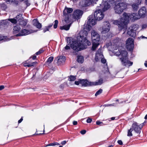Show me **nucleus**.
<instances>
[{"instance_id": "603ef678", "label": "nucleus", "mask_w": 147, "mask_h": 147, "mask_svg": "<svg viewBox=\"0 0 147 147\" xmlns=\"http://www.w3.org/2000/svg\"><path fill=\"white\" fill-rule=\"evenodd\" d=\"M142 1V0H138V2H137V4H138V5L140 4L141 3V1Z\"/></svg>"}, {"instance_id": "a19ab883", "label": "nucleus", "mask_w": 147, "mask_h": 147, "mask_svg": "<svg viewBox=\"0 0 147 147\" xmlns=\"http://www.w3.org/2000/svg\"><path fill=\"white\" fill-rule=\"evenodd\" d=\"M52 26V24H51L49 25L48 26L46 27V29H47V30H49V29L51 28Z\"/></svg>"}, {"instance_id": "49530a36", "label": "nucleus", "mask_w": 147, "mask_h": 147, "mask_svg": "<svg viewBox=\"0 0 147 147\" xmlns=\"http://www.w3.org/2000/svg\"><path fill=\"white\" fill-rule=\"evenodd\" d=\"M66 142H67L66 141L64 140V141H62L61 143V144L62 145H64L66 144Z\"/></svg>"}, {"instance_id": "6e6d98bb", "label": "nucleus", "mask_w": 147, "mask_h": 147, "mask_svg": "<svg viewBox=\"0 0 147 147\" xmlns=\"http://www.w3.org/2000/svg\"><path fill=\"white\" fill-rule=\"evenodd\" d=\"M13 1L12 0H6V2L7 3H8V2H13Z\"/></svg>"}, {"instance_id": "ea45409f", "label": "nucleus", "mask_w": 147, "mask_h": 147, "mask_svg": "<svg viewBox=\"0 0 147 147\" xmlns=\"http://www.w3.org/2000/svg\"><path fill=\"white\" fill-rule=\"evenodd\" d=\"M86 131L85 130H83L80 131V133L84 135L86 133Z\"/></svg>"}, {"instance_id": "c03bdc74", "label": "nucleus", "mask_w": 147, "mask_h": 147, "mask_svg": "<svg viewBox=\"0 0 147 147\" xmlns=\"http://www.w3.org/2000/svg\"><path fill=\"white\" fill-rule=\"evenodd\" d=\"M102 123V122L100 121H96V124L97 125H100V124Z\"/></svg>"}, {"instance_id": "f8f14e48", "label": "nucleus", "mask_w": 147, "mask_h": 147, "mask_svg": "<svg viewBox=\"0 0 147 147\" xmlns=\"http://www.w3.org/2000/svg\"><path fill=\"white\" fill-rule=\"evenodd\" d=\"M83 13L82 11L80 10H76L74 11L73 15V19H71L72 21L74 19H80L82 16Z\"/></svg>"}, {"instance_id": "7c9ffc66", "label": "nucleus", "mask_w": 147, "mask_h": 147, "mask_svg": "<svg viewBox=\"0 0 147 147\" xmlns=\"http://www.w3.org/2000/svg\"><path fill=\"white\" fill-rule=\"evenodd\" d=\"M133 130V129L132 128H130V129L128 130L127 135L128 136H132V134L131 132Z\"/></svg>"}, {"instance_id": "39448f33", "label": "nucleus", "mask_w": 147, "mask_h": 147, "mask_svg": "<svg viewBox=\"0 0 147 147\" xmlns=\"http://www.w3.org/2000/svg\"><path fill=\"white\" fill-rule=\"evenodd\" d=\"M91 33L92 39V49L93 51H94L99 45L100 37L97 32L94 30H92Z\"/></svg>"}, {"instance_id": "f704fd0d", "label": "nucleus", "mask_w": 147, "mask_h": 147, "mask_svg": "<svg viewBox=\"0 0 147 147\" xmlns=\"http://www.w3.org/2000/svg\"><path fill=\"white\" fill-rule=\"evenodd\" d=\"M54 24V28H56L57 27V25L58 23V22L57 20H56L55 21Z\"/></svg>"}, {"instance_id": "338daca9", "label": "nucleus", "mask_w": 147, "mask_h": 147, "mask_svg": "<svg viewBox=\"0 0 147 147\" xmlns=\"http://www.w3.org/2000/svg\"><path fill=\"white\" fill-rule=\"evenodd\" d=\"M113 146L112 145H110L109 146H108V147H113Z\"/></svg>"}, {"instance_id": "423d86ee", "label": "nucleus", "mask_w": 147, "mask_h": 147, "mask_svg": "<svg viewBox=\"0 0 147 147\" xmlns=\"http://www.w3.org/2000/svg\"><path fill=\"white\" fill-rule=\"evenodd\" d=\"M127 6L126 3L121 2L115 5L114 7L115 12L117 13H121L126 8Z\"/></svg>"}, {"instance_id": "dca6fc26", "label": "nucleus", "mask_w": 147, "mask_h": 147, "mask_svg": "<svg viewBox=\"0 0 147 147\" xmlns=\"http://www.w3.org/2000/svg\"><path fill=\"white\" fill-rule=\"evenodd\" d=\"M16 18L18 19V22H19V23L20 25L23 26H25L26 25L27 21L24 19L22 15L19 14L17 15L16 16Z\"/></svg>"}, {"instance_id": "4d7b16f0", "label": "nucleus", "mask_w": 147, "mask_h": 147, "mask_svg": "<svg viewBox=\"0 0 147 147\" xmlns=\"http://www.w3.org/2000/svg\"><path fill=\"white\" fill-rule=\"evenodd\" d=\"M64 84H62L60 86V88L62 89L64 87Z\"/></svg>"}, {"instance_id": "c85d7f7f", "label": "nucleus", "mask_w": 147, "mask_h": 147, "mask_svg": "<svg viewBox=\"0 0 147 147\" xmlns=\"http://www.w3.org/2000/svg\"><path fill=\"white\" fill-rule=\"evenodd\" d=\"M132 7L134 11H136L138 9V5L136 3H134L132 5Z\"/></svg>"}, {"instance_id": "13d9d810", "label": "nucleus", "mask_w": 147, "mask_h": 147, "mask_svg": "<svg viewBox=\"0 0 147 147\" xmlns=\"http://www.w3.org/2000/svg\"><path fill=\"white\" fill-rule=\"evenodd\" d=\"M44 134V133H42V134H41V133H39V134H38L36 133H36H35V134H34V135H41V134Z\"/></svg>"}, {"instance_id": "79ce46f5", "label": "nucleus", "mask_w": 147, "mask_h": 147, "mask_svg": "<svg viewBox=\"0 0 147 147\" xmlns=\"http://www.w3.org/2000/svg\"><path fill=\"white\" fill-rule=\"evenodd\" d=\"M55 145V143H51L47 145L46 146L47 147L48 146H54Z\"/></svg>"}, {"instance_id": "2eb2a0df", "label": "nucleus", "mask_w": 147, "mask_h": 147, "mask_svg": "<svg viewBox=\"0 0 147 147\" xmlns=\"http://www.w3.org/2000/svg\"><path fill=\"white\" fill-rule=\"evenodd\" d=\"M34 32H35V31L31 30H28L26 29H24L22 31L21 33H19L16 34V36H22L29 34L30 33Z\"/></svg>"}, {"instance_id": "20e7f679", "label": "nucleus", "mask_w": 147, "mask_h": 147, "mask_svg": "<svg viewBox=\"0 0 147 147\" xmlns=\"http://www.w3.org/2000/svg\"><path fill=\"white\" fill-rule=\"evenodd\" d=\"M100 8H97L94 13V16L95 20L100 21L103 19L104 17V14L103 12L105 11L110 8V5L107 2L105 4L100 5Z\"/></svg>"}, {"instance_id": "ddd939ff", "label": "nucleus", "mask_w": 147, "mask_h": 147, "mask_svg": "<svg viewBox=\"0 0 147 147\" xmlns=\"http://www.w3.org/2000/svg\"><path fill=\"white\" fill-rule=\"evenodd\" d=\"M144 125V123H142L141 125V127H140V126L138 125L137 123H134L132 124V128L136 133L140 134L141 131V128Z\"/></svg>"}, {"instance_id": "864d4df0", "label": "nucleus", "mask_w": 147, "mask_h": 147, "mask_svg": "<svg viewBox=\"0 0 147 147\" xmlns=\"http://www.w3.org/2000/svg\"><path fill=\"white\" fill-rule=\"evenodd\" d=\"M4 38V37L3 36H0V41L2 40Z\"/></svg>"}, {"instance_id": "09e8293b", "label": "nucleus", "mask_w": 147, "mask_h": 147, "mask_svg": "<svg viewBox=\"0 0 147 147\" xmlns=\"http://www.w3.org/2000/svg\"><path fill=\"white\" fill-rule=\"evenodd\" d=\"M23 119L22 117L18 121V123H21Z\"/></svg>"}, {"instance_id": "6ab92c4d", "label": "nucleus", "mask_w": 147, "mask_h": 147, "mask_svg": "<svg viewBox=\"0 0 147 147\" xmlns=\"http://www.w3.org/2000/svg\"><path fill=\"white\" fill-rule=\"evenodd\" d=\"M65 57L64 56H60L56 58L58 65H60L64 62L65 60Z\"/></svg>"}, {"instance_id": "412c9836", "label": "nucleus", "mask_w": 147, "mask_h": 147, "mask_svg": "<svg viewBox=\"0 0 147 147\" xmlns=\"http://www.w3.org/2000/svg\"><path fill=\"white\" fill-rule=\"evenodd\" d=\"M33 24L34 26L38 29L41 28L42 27L41 24L38 22L36 19L33 20Z\"/></svg>"}, {"instance_id": "4468645a", "label": "nucleus", "mask_w": 147, "mask_h": 147, "mask_svg": "<svg viewBox=\"0 0 147 147\" xmlns=\"http://www.w3.org/2000/svg\"><path fill=\"white\" fill-rule=\"evenodd\" d=\"M80 5L82 7L89 6L90 5L95 4V2L93 0H83L80 3Z\"/></svg>"}, {"instance_id": "052dcab7", "label": "nucleus", "mask_w": 147, "mask_h": 147, "mask_svg": "<svg viewBox=\"0 0 147 147\" xmlns=\"http://www.w3.org/2000/svg\"><path fill=\"white\" fill-rule=\"evenodd\" d=\"M55 143V145H60V144L58 142H54Z\"/></svg>"}, {"instance_id": "393cba45", "label": "nucleus", "mask_w": 147, "mask_h": 147, "mask_svg": "<svg viewBox=\"0 0 147 147\" xmlns=\"http://www.w3.org/2000/svg\"><path fill=\"white\" fill-rule=\"evenodd\" d=\"M20 27L18 26H15L13 29V33L14 34H16L18 33L20 30Z\"/></svg>"}, {"instance_id": "f3484780", "label": "nucleus", "mask_w": 147, "mask_h": 147, "mask_svg": "<svg viewBox=\"0 0 147 147\" xmlns=\"http://www.w3.org/2000/svg\"><path fill=\"white\" fill-rule=\"evenodd\" d=\"M139 16L140 18H144L147 15V12L145 7H142L139 11Z\"/></svg>"}, {"instance_id": "aec40b11", "label": "nucleus", "mask_w": 147, "mask_h": 147, "mask_svg": "<svg viewBox=\"0 0 147 147\" xmlns=\"http://www.w3.org/2000/svg\"><path fill=\"white\" fill-rule=\"evenodd\" d=\"M87 23L88 26L92 27L96 24V22L95 20L91 18H90L87 21Z\"/></svg>"}, {"instance_id": "9d476101", "label": "nucleus", "mask_w": 147, "mask_h": 147, "mask_svg": "<svg viewBox=\"0 0 147 147\" xmlns=\"http://www.w3.org/2000/svg\"><path fill=\"white\" fill-rule=\"evenodd\" d=\"M134 40L131 38H128L126 41V47L127 50L131 51L134 47Z\"/></svg>"}, {"instance_id": "de8ad7c7", "label": "nucleus", "mask_w": 147, "mask_h": 147, "mask_svg": "<svg viewBox=\"0 0 147 147\" xmlns=\"http://www.w3.org/2000/svg\"><path fill=\"white\" fill-rule=\"evenodd\" d=\"M107 1H108V0H107ZM109 1V0L108 1ZM105 2H107V3H108V5H110V4H111V3H109V2H108V1H105V2H104V1H102V4H101V5L100 4V5H103V4H105Z\"/></svg>"}, {"instance_id": "a211bd4d", "label": "nucleus", "mask_w": 147, "mask_h": 147, "mask_svg": "<svg viewBox=\"0 0 147 147\" xmlns=\"http://www.w3.org/2000/svg\"><path fill=\"white\" fill-rule=\"evenodd\" d=\"M103 57V55L102 54L101 50L99 49L96 53L95 60L96 62L100 61L101 58Z\"/></svg>"}, {"instance_id": "37998d69", "label": "nucleus", "mask_w": 147, "mask_h": 147, "mask_svg": "<svg viewBox=\"0 0 147 147\" xmlns=\"http://www.w3.org/2000/svg\"><path fill=\"white\" fill-rule=\"evenodd\" d=\"M117 143L120 145H122L123 144L121 140H118L117 141Z\"/></svg>"}, {"instance_id": "473e14b6", "label": "nucleus", "mask_w": 147, "mask_h": 147, "mask_svg": "<svg viewBox=\"0 0 147 147\" xmlns=\"http://www.w3.org/2000/svg\"><path fill=\"white\" fill-rule=\"evenodd\" d=\"M9 19L3 20L1 22V23L4 25H7L8 24H9Z\"/></svg>"}, {"instance_id": "58836bf2", "label": "nucleus", "mask_w": 147, "mask_h": 147, "mask_svg": "<svg viewBox=\"0 0 147 147\" xmlns=\"http://www.w3.org/2000/svg\"><path fill=\"white\" fill-rule=\"evenodd\" d=\"M92 121V119L88 117L86 120V122L88 123H90Z\"/></svg>"}, {"instance_id": "4be33fe9", "label": "nucleus", "mask_w": 147, "mask_h": 147, "mask_svg": "<svg viewBox=\"0 0 147 147\" xmlns=\"http://www.w3.org/2000/svg\"><path fill=\"white\" fill-rule=\"evenodd\" d=\"M102 83V79H100L95 82H91V86L100 85Z\"/></svg>"}, {"instance_id": "6e6552de", "label": "nucleus", "mask_w": 147, "mask_h": 147, "mask_svg": "<svg viewBox=\"0 0 147 147\" xmlns=\"http://www.w3.org/2000/svg\"><path fill=\"white\" fill-rule=\"evenodd\" d=\"M73 11V9L71 8L66 7L65 8L63 11V13L64 15L65 16V21L66 23H69V22H71V20H72L69 17L70 16H71L70 15H69L68 14L71 13Z\"/></svg>"}, {"instance_id": "69168bd1", "label": "nucleus", "mask_w": 147, "mask_h": 147, "mask_svg": "<svg viewBox=\"0 0 147 147\" xmlns=\"http://www.w3.org/2000/svg\"><path fill=\"white\" fill-rule=\"evenodd\" d=\"M144 119H147V114L146 115L145 117H144Z\"/></svg>"}, {"instance_id": "b1692460", "label": "nucleus", "mask_w": 147, "mask_h": 147, "mask_svg": "<svg viewBox=\"0 0 147 147\" xmlns=\"http://www.w3.org/2000/svg\"><path fill=\"white\" fill-rule=\"evenodd\" d=\"M37 63V62H34L32 63H30V62H27L26 61L24 62V66H27L28 67L33 66L34 65Z\"/></svg>"}, {"instance_id": "bb28decb", "label": "nucleus", "mask_w": 147, "mask_h": 147, "mask_svg": "<svg viewBox=\"0 0 147 147\" xmlns=\"http://www.w3.org/2000/svg\"><path fill=\"white\" fill-rule=\"evenodd\" d=\"M73 40L74 41H76V40H74L73 39H69V41H68V40H67V43H68V45H67L65 47V49H66V50H68V49H70L69 46H70V45L69 44V42H70V41L71 40ZM70 47H71V46H70Z\"/></svg>"}, {"instance_id": "72a5a7b5", "label": "nucleus", "mask_w": 147, "mask_h": 147, "mask_svg": "<svg viewBox=\"0 0 147 147\" xmlns=\"http://www.w3.org/2000/svg\"><path fill=\"white\" fill-rule=\"evenodd\" d=\"M117 105V103H113L112 104H105L103 105L104 107H108L109 106H116Z\"/></svg>"}, {"instance_id": "9b49d317", "label": "nucleus", "mask_w": 147, "mask_h": 147, "mask_svg": "<svg viewBox=\"0 0 147 147\" xmlns=\"http://www.w3.org/2000/svg\"><path fill=\"white\" fill-rule=\"evenodd\" d=\"M103 24L102 26V30L101 32L102 34L106 33L110 30V24L108 22H103Z\"/></svg>"}, {"instance_id": "f03ea898", "label": "nucleus", "mask_w": 147, "mask_h": 147, "mask_svg": "<svg viewBox=\"0 0 147 147\" xmlns=\"http://www.w3.org/2000/svg\"><path fill=\"white\" fill-rule=\"evenodd\" d=\"M129 18L134 20L140 18V16L136 13H133L131 14L124 13L119 20H118L113 21V23L118 25L120 30L126 28L127 24L129 23Z\"/></svg>"}, {"instance_id": "4c0bfd02", "label": "nucleus", "mask_w": 147, "mask_h": 147, "mask_svg": "<svg viewBox=\"0 0 147 147\" xmlns=\"http://www.w3.org/2000/svg\"><path fill=\"white\" fill-rule=\"evenodd\" d=\"M43 51L42 50H40L38 51L37 52L36 54V55H40L41 53H42Z\"/></svg>"}, {"instance_id": "c9c22d12", "label": "nucleus", "mask_w": 147, "mask_h": 147, "mask_svg": "<svg viewBox=\"0 0 147 147\" xmlns=\"http://www.w3.org/2000/svg\"><path fill=\"white\" fill-rule=\"evenodd\" d=\"M116 2H117V0H109V3H111V4H113Z\"/></svg>"}, {"instance_id": "680f3d73", "label": "nucleus", "mask_w": 147, "mask_h": 147, "mask_svg": "<svg viewBox=\"0 0 147 147\" xmlns=\"http://www.w3.org/2000/svg\"><path fill=\"white\" fill-rule=\"evenodd\" d=\"M102 89H100L98 90L97 92H102Z\"/></svg>"}, {"instance_id": "a18cd8bd", "label": "nucleus", "mask_w": 147, "mask_h": 147, "mask_svg": "<svg viewBox=\"0 0 147 147\" xmlns=\"http://www.w3.org/2000/svg\"><path fill=\"white\" fill-rule=\"evenodd\" d=\"M5 88V86L3 85H1L0 86V91L1 90Z\"/></svg>"}, {"instance_id": "f257e3e1", "label": "nucleus", "mask_w": 147, "mask_h": 147, "mask_svg": "<svg viewBox=\"0 0 147 147\" xmlns=\"http://www.w3.org/2000/svg\"><path fill=\"white\" fill-rule=\"evenodd\" d=\"M87 34V31H83L80 36L77 37V41H74L73 40H70L69 44L71 48L76 52H78L85 49V46L90 45L91 43L86 39Z\"/></svg>"}, {"instance_id": "7ed1b4c3", "label": "nucleus", "mask_w": 147, "mask_h": 147, "mask_svg": "<svg viewBox=\"0 0 147 147\" xmlns=\"http://www.w3.org/2000/svg\"><path fill=\"white\" fill-rule=\"evenodd\" d=\"M116 50H115L113 52L117 55L120 56V59L123 65L128 67L133 64V62L128 60L127 53L126 51L123 50L120 52L119 50L117 51Z\"/></svg>"}, {"instance_id": "5701e85b", "label": "nucleus", "mask_w": 147, "mask_h": 147, "mask_svg": "<svg viewBox=\"0 0 147 147\" xmlns=\"http://www.w3.org/2000/svg\"><path fill=\"white\" fill-rule=\"evenodd\" d=\"M73 21L72 20H71V22H69V23H70L69 24L67 25H65L63 26L60 27V29L61 30H68L69 29L70 27L73 23Z\"/></svg>"}, {"instance_id": "1a4fd4ad", "label": "nucleus", "mask_w": 147, "mask_h": 147, "mask_svg": "<svg viewBox=\"0 0 147 147\" xmlns=\"http://www.w3.org/2000/svg\"><path fill=\"white\" fill-rule=\"evenodd\" d=\"M91 82L87 80L79 79L77 81H76L74 84L77 85L80 84L82 86H91Z\"/></svg>"}, {"instance_id": "cd10ccee", "label": "nucleus", "mask_w": 147, "mask_h": 147, "mask_svg": "<svg viewBox=\"0 0 147 147\" xmlns=\"http://www.w3.org/2000/svg\"><path fill=\"white\" fill-rule=\"evenodd\" d=\"M84 61V57L82 56H79L78 57L77 61L78 62L82 63Z\"/></svg>"}, {"instance_id": "8fccbe9b", "label": "nucleus", "mask_w": 147, "mask_h": 147, "mask_svg": "<svg viewBox=\"0 0 147 147\" xmlns=\"http://www.w3.org/2000/svg\"><path fill=\"white\" fill-rule=\"evenodd\" d=\"M78 124V122L77 121H74L73 122V124L74 125H76Z\"/></svg>"}, {"instance_id": "3c124183", "label": "nucleus", "mask_w": 147, "mask_h": 147, "mask_svg": "<svg viewBox=\"0 0 147 147\" xmlns=\"http://www.w3.org/2000/svg\"><path fill=\"white\" fill-rule=\"evenodd\" d=\"M101 92H96V93L95 94V96H96L100 94Z\"/></svg>"}, {"instance_id": "0eeeda50", "label": "nucleus", "mask_w": 147, "mask_h": 147, "mask_svg": "<svg viewBox=\"0 0 147 147\" xmlns=\"http://www.w3.org/2000/svg\"><path fill=\"white\" fill-rule=\"evenodd\" d=\"M138 28V25L135 24L132 25L128 28L127 32V34L129 36L134 37L136 35V31Z\"/></svg>"}, {"instance_id": "bf43d9fd", "label": "nucleus", "mask_w": 147, "mask_h": 147, "mask_svg": "<svg viewBox=\"0 0 147 147\" xmlns=\"http://www.w3.org/2000/svg\"><path fill=\"white\" fill-rule=\"evenodd\" d=\"M47 29H46V27L44 28L43 29V32L45 33V32L46 31H47Z\"/></svg>"}, {"instance_id": "c756f323", "label": "nucleus", "mask_w": 147, "mask_h": 147, "mask_svg": "<svg viewBox=\"0 0 147 147\" xmlns=\"http://www.w3.org/2000/svg\"><path fill=\"white\" fill-rule=\"evenodd\" d=\"M76 79V76L72 75L70 76L69 77L68 80L70 81H73Z\"/></svg>"}, {"instance_id": "2f4dec72", "label": "nucleus", "mask_w": 147, "mask_h": 147, "mask_svg": "<svg viewBox=\"0 0 147 147\" xmlns=\"http://www.w3.org/2000/svg\"><path fill=\"white\" fill-rule=\"evenodd\" d=\"M53 57H50L47 59V63L49 64L51 63L53 61Z\"/></svg>"}, {"instance_id": "774afa93", "label": "nucleus", "mask_w": 147, "mask_h": 147, "mask_svg": "<svg viewBox=\"0 0 147 147\" xmlns=\"http://www.w3.org/2000/svg\"><path fill=\"white\" fill-rule=\"evenodd\" d=\"M72 1L74 2H76L77 1H78V0H72Z\"/></svg>"}, {"instance_id": "0e129e2a", "label": "nucleus", "mask_w": 147, "mask_h": 147, "mask_svg": "<svg viewBox=\"0 0 147 147\" xmlns=\"http://www.w3.org/2000/svg\"><path fill=\"white\" fill-rule=\"evenodd\" d=\"M146 62L147 63V61H146ZM144 65L146 67H147V63H145Z\"/></svg>"}, {"instance_id": "e433bc0d", "label": "nucleus", "mask_w": 147, "mask_h": 147, "mask_svg": "<svg viewBox=\"0 0 147 147\" xmlns=\"http://www.w3.org/2000/svg\"><path fill=\"white\" fill-rule=\"evenodd\" d=\"M101 61L103 63H105L106 62V60L104 58V57L100 59Z\"/></svg>"}, {"instance_id": "a878e982", "label": "nucleus", "mask_w": 147, "mask_h": 147, "mask_svg": "<svg viewBox=\"0 0 147 147\" xmlns=\"http://www.w3.org/2000/svg\"><path fill=\"white\" fill-rule=\"evenodd\" d=\"M9 20L12 23L15 24L17 23L18 22V19L16 17L12 19H9Z\"/></svg>"}, {"instance_id": "e2e57ef3", "label": "nucleus", "mask_w": 147, "mask_h": 147, "mask_svg": "<svg viewBox=\"0 0 147 147\" xmlns=\"http://www.w3.org/2000/svg\"><path fill=\"white\" fill-rule=\"evenodd\" d=\"M115 117H112L111 118V120H114L115 119Z\"/></svg>"}, {"instance_id": "5fc2aeb1", "label": "nucleus", "mask_w": 147, "mask_h": 147, "mask_svg": "<svg viewBox=\"0 0 147 147\" xmlns=\"http://www.w3.org/2000/svg\"><path fill=\"white\" fill-rule=\"evenodd\" d=\"M36 56H35V55H34V56H33L32 57V59H33L34 60V59H35L36 58Z\"/></svg>"}]
</instances>
